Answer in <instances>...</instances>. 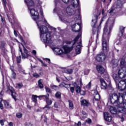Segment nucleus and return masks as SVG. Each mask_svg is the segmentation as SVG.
<instances>
[{"label":"nucleus","instance_id":"obj_1","mask_svg":"<svg viewBox=\"0 0 126 126\" xmlns=\"http://www.w3.org/2000/svg\"><path fill=\"white\" fill-rule=\"evenodd\" d=\"M62 1L64 3H68L70 2V4L66 8L65 11L60 8H56L54 9L53 11L54 12H57L61 21L65 22L63 18L67 15L70 16L75 13L76 11L75 9L77 8V6L79 5V0H62Z\"/></svg>","mask_w":126,"mask_h":126},{"label":"nucleus","instance_id":"obj_2","mask_svg":"<svg viewBox=\"0 0 126 126\" xmlns=\"http://www.w3.org/2000/svg\"><path fill=\"white\" fill-rule=\"evenodd\" d=\"M110 100L111 103L116 106L115 107L119 112L122 114H126V100H124L123 94H113L110 96Z\"/></svg>","mask_w":126,"mask_h":126},{"label":"nucleus","instance_id":"obj_3","mask_svg":"<svg viewBox=\"0 0 126 126\" xmlns=\"http://www.w3.org/2000/svg\"><path fill=\"white\" fill-rule=\"evenodd\" d=\"M108 23H111V26L109 30L107 28V26L105 27L102 39V52L103 54H106L109 52V39H110V34L112 28H113V25L115 23V19L109 18L107 24H108Z\"/></svg>","mask_w":126,"mask_h":126},{"label":"nucleus","instance_id":"obj_4","mask_svg":"<svg viewBox=\"0 0 126 126\" xmlns=\"http://www.w3.org/2000/svg\"><path fill=\"white\" fill-rule=\"evenodd\" d=\"M81 37V34H79L74 39V40L71 42H68L67 45H64L63 47V51L59 48L52 47L50 46L51 49L53 50L55 55H58L59 56H64L65 54H68L70 52L72 51L73 49V46L77 41V40L79 39V37Z\"/></svg>","mask_w":126,"mask_h":126},{"label":"nucleus","instance_id":"obj_5","mask_svg":"<svg viewBox=\"0 0 126 126\" xmlns=\"http://www.w3.org/2000/svg\"><path fill=\"white\" fill-rule=\"evenodd\" d=\"M40 33V39L44 43H47L48 44H52L53 41L52 40V36L51 33L49 32L48 28L45 26H41L38 27Z\"/></svg>","mask_w":126,"mask_h":126},{"label":"nucleus","instance_id":"obj_6","mask_svg":"<svg viewBox=\"0 0 126 126\" xmlns=\"http://www.w3.org/2000/svg\"><path fill=\"white\" fill-rule=\"evenodd\" d=\"M25 2L27 4L28 9L30 11V13L32 19H38V16L39 15V13L38 11L35 10V9L32 8L35 5V3L33 0H25Z\"/></svg>","mask_w":126,"mask_h":126},{"label":"nucleus","instance_id":"obj_7","mask_svg":"<svg viewBox=\"0 0 126 126\" xmlns=\"http://www.w3.org/2000/svg\"><path fill=\"white\" fill-rule=\"evenodd\" d=\"M122 7H123V1L121 0H118L116 3H114L111 8L109 10V13L110 15H115L120 10V8H122Z\"/></svg>","mask_w":126,"mask_h":126},{"label":"nucleus","instance_id":"obj_8","mask_svg":"<svg viewBox=\"0 0 126 126\" xmlns=\"http://www.w3.org/2000/svg\"><path fill=\"white\" fill-rule=\"evenodd\" d=\"M104 18H102L98 27L96 25V24H97V18L95 17L94 20H92V25L93 26V31L94 32V34H98V32H99V30L101 29L100 25L102 24V22L104 21Z\"/></svg>","mask_w":126,"mask_h":126},{"label":"nucleus","instance_id":"obj_9","mask_svg":"<svg viewBox=\"0 0 126 126\" xmlns=\"http://www.w3.org/2000/svg\"><path fill=\"white\" fill-rule=\"evenodd\" d=\"M96 69L99 73H100L101 74H104L103 77L105 79V80L108 81V82L110 84V83H111L110 77H109L108 73H107V71H106V70H105L104 67H103V66L101 65H97L96 66Z\"/></svg>","mask_w":126,"mask_h":126},{"label":"nucleus","instance_id":"obj_10","mask_svg":"<svg viewBox=\"0 0 126 126\" xmlns=\"http://www.w3.org/2000/svg\"><path fill=\"white\" fill-rule=\"evenodd\" d=\"M40 11L41 15H42L41 18L40 19L39 18V14H38L37 19H35V20L33 19L34 21H36V23L38 27L43 26V25H42V24H46V23H47V20H46V19H44V16H43V10L42 9H40Z\"/></svg>","mask_w":126,"mask_h":126},{"label":"nucleus","instance_id":"obj_11","mask_svg":"<svg viewBox=\"0 0 126 126\" xmlns=\"http://www.w3.org/2000/svg\"><path fill=\"white\" fill-rule=\"evenodd\" d=\"M4 9L6 12H10V7H9V1L8 0H1Z\"/></svg>","mask_w":126,"mask_h":126},{"label":"nucleus","instance_id":"obj_12","mask_svg":"<svg viewBox=\"0 0 126 126\" xmlns=\"http://www.w3.org/2000/svg\"><path fill=\"white\" fill-rule=\"evenodd\" d=\"M105 59H106V55L104 53L97 55L95 57V60L96 61H97V62H104V61H105Z\"/></svg>","mask_w":126,"mask_h":126},{"label":"nucleus","instance_id":"obj_13","mask_svg":"<svg viewBox=\"0 0 126 126\" xmlns=\"http://www.w3.org/2000/svg\"><path fill=\"white\" fill-rule=\"evenodd\" d=\"M81 29L80 24L77 23L72 26V30L74 32H79Z\"/></svg>","mask_w":126,"mask_h":126},{"label":"nucleus","instance_id":"obj_14","mask_svg":"<svg viewBox=\"0 0 126 126\" xmlns=\"http://www.w3.org/2000/svg\"><path fill=\"white\" fill-rule=\"evenodd\" d=\"M104 118L105 121L106 122H112V116H111V115L109 114L108 112H105L104 113Z\"/></svg>","mask_w":126,"mask_h":126},{"label":"nucleus","instance_id":"obj_15","mask_svg":"<svg viewBox=\"0 0 126 126\" xmlns=\"http://www.w3.org/2000/svg\"><path fill=\"white\" fill-rule=\"evenodd\" d=\"M119 59H113L111 61L110 64H111L113 67H116L118 66L119 64Z\"/></svg>","mask_w":126,"mask_h":126},{"label":"nucleus","instance_id":"obj_16","mask_svg":"<svg viewBox=\"0 0 126 126\" xmlns=\"http://www.w3.org/2000/svg\"><path fill=\"white\" fill-rule=\"evenodd\" d=\"M81 42H79L77 44V45L76 47V54H77V55H79V54H80V53H81Z\"/></svg>","mask_w":126,"mask_h":126},{"label":"nucleus","instance_id":"obj_17","mask_svg":"<svg viewBox=\"0 0 126 126\" xmlns=\"http://www.w3.org/2000/svg\"><path fill=\"white\" fill-rule=\"evenodd\" d=\"M7 89L8 91V90H9V91L11 93V96H12V98H13V99H14V100L15 101H16V97H17V94L15 93V92L12 91V90H10V87H7Z\"/></svg>","mask_w":126,"mask_h":126},{"label":"nucleus","instance_id":"obj_18","mask_svg":"<svg viewBox=\"0 0 126 126\" xmlns=\"http://www.w3.org/2000/svg\"><path fill=\"white\" fill-rule=\"evenodd\" d=\"M109 111L110 113H112L113 115H116V114H117V111H118V112H119V113H121V112L119 111L118 109L116 108V106H115V108L111 106L110 107Z\"/></svg>","mask_w":126,"mask_h":126},{"label":"nucleus","instance_id":"obj_19","mask_svg":"<svg viewBox=\"0 0 126 126\" xmlns=\"http://www.w3.org/2000/svg\"><path fill=\"white\" fill-rule=\"evenodd\" d=\"M94 96L95 101H99L100 100V95L97 90L94 91Z\"/></svg>","mask_w":126,"mask_h":126},{"label":"nucleus","instance_id":"obj_20","mask_svg":"<svg viewBox=\"0 0 126 126\" xmlns=\"http://www.w3.org/2000/svg\"><path fill=\"white\" fill-rule=\"evenodd\" d=\"M46 105L44 108H47V109H48L49 110H50V109H51V107L50 106L52 105L53 103V100L48 99L47 100H46Z\"/></svg>","mask_w":126,"mask_h":126},{"label":"nucleus","instance_id":"obj_21","mask_svg":"<svg viewBox=\"0 0 126 126\" xmlns=\"http://www.w3.org/2000/svg\"><path fill=\"white\" fill-rule=\"evenodd\" d=\"M100 81L101 83V89H104V90L106 89L108 87V86L107 85V83H106V82L104 81V80L103 79H101Z\"/></svg>","mask_w":126,"mask_h":126},{"label":"nucleus","instance_id":"obj_22","mask_svg":"<svg viewBox=\"0 0 126 126\" xmlns=\"http://www.w3.org/2000/svg\"><path fill=\"white\" fill-rule=\"evenodd\" d=\"M19 51L21 53L22 59H27V58H29V57H30V55H29V54L23 53L22 49H21V48H20V47H19Z\"/></svg>","mask_w":126,"mask_h":126},{"label":"nucleus","instance_id":"obj_23","mask_svg":"<svg viewBox=\"0 0 126 126\" xmlns=\"http://www.w3.org/2000/svg\"><path fill=\"white\" fill-rule=\"evenodd\" d=\"M125 28L123 27V26H121L120 27V32H119V37H122V36H123L124 35V32Z\"/></svg>","mask_w":126,"mask_h":126},{"label":"nucleus","instance_id":"obj_24","mask_svg":"<svg viewBox=\"0 0 126 126\" xmlns=\"http://www.w3.org/2000/svg\"><path fill=\"white\" fill-rule=\"evenodd\" d=\"M59 86L60 87H64L65 88H66V89H68L69 87H70V84H66L64 83H62L59 85Z\"/></svg>","mask_w":126,"mask_h":126},{"label":"nucleus","instance_id":"obj_25","mask_svg":"<svg viewBox=\"0 0 126 126\" xmlns=\"http://www.w3.org/2000/svg\"><path fill=\"white\" fill-rule=\"evenodd\" d=\"M38 87L42 89V88H44V85H43V80L42 79H39L38 81Z\"/></svg>","mask_w":126,"mask_h":126},{"label":"nucleus","instance_id":"obj_26","mask_svg":"<svg viewBox=\"0 0 126 126\" xmlns=\"http://www.w3.org/2000/svg\"><path fill=\"white\" fill-rule=\"evenodd\" d=\"M81 104L83 106H89V103L85 99H83V100H82L81 102Z\"/></svg>","mask_w":126,"mask_h":126},{"label":"nucleus","instance_id":"obj_27","mask_svg":"<svg viewBox=\"0 0 126 126\" xmlns=\"http://www.w3.org/2000/svg\"><path fill=\"white\" fill-rule=\"evenodd\" d=\"M55 97L57 98V99H61L62 98V94L60 92H57L55 94Z\"/></svg>","mask_w":126,"mask_h":126},{"label":"nucleus","instance_id":"obj_28","mask_svg":"<svg viewBox=\"0 0 126 126\" xmlns=\"http://www.w3.org/2000/svg\"><path fill=\"white\" fill-rule=\"evenodd\" d=\"M3 104L7 108H11V105L6 100H3Z\"/></svg>","mask_w":126,"mask_h":126},{"label":"nucleus","instance_id":"obj_29","mask_svg":"<svg viewBox=\"0 0 126 126\" xmlns=\"http://www.w3.org/2000/svg\"><path fill=\"white\" fill-rule=\"evenodd\" d=\"M12 71V74L11 75V78L13 79H15L16 78V73H15V72L13 70H11Z\"/></svg>","mask_w":126,"mask_h":126},{"label":"nucleus","instance_id":"obj_30","mask_svg":"<svg viewBox=\"0 0 126 126\" xmlns=\"http://www.w3.org/2000/svg\"><path fill=\"white\" fill-rule=\"evenodd\" d=\"M64 72L67 73L68 74H71L73 72V70L72 69H68L65 70Z\"/></svg>","mask_w":126,"mask_h":126},{"label":"nucleus","instance_id":"obj_31","mask_svg":"<svg viewBox=\"0 0 126 126\" xmlns=\"http://www.w3.org/2000/svg\"><path fill=\"white\" fill-rule=\"evenodd\" d=\"M37 60L41 63L42 66L47 67V65H46V63H44V62H43V61H42V60L40 59V58H37Z\"/></svg>","mask_w":126,"mask_h":126},{"label":"nucleus","instance_id":"obj_32","mask_svg":"<svg viewBox=\"0 0 126 126\" xmlns=\"http://www.w3.org/2000/svg\"><path fill=\"white\" fill-rule=\"evenodd\" d=\"M32 76H33V77H34L35 78H39V77H40V75L37 73V72H33L32 73Z\"/></svg>","mask_w":126,"mask_h":126},{"label":"nucleus","instance_id":"obj_33","mask_svg":"<svg viewBox=\"0 0 126 126\" xmlns=\"http://www.w3.org/2000/svg\"><path fill=\"white\" fill-rule=\"evenodd\" d=\"M68 103H69V108L71 110H72V109H73V104H72V102H71V100H69Z\"/></svg>","mask_w":126,"mask_h":126},{"label":"nucleus","instance_id":"obj_34","mask_svg":"<svg viewBox=\"0 0 126 126\" xmlns=\"http://www.w3.org/2000/svg\"><path fill=\"white\" fill-rule=\"evenodd\" d=\"M16 116L18 119H21V118H22L23 114L22 113L19 112L16 114Z\"/></svg>","mask_w":126,"mask_h":126},{"label":"nucleus","instance_id":"obj_35","mask_svg":"<svg viewBox=\"0 0 126 126\" xmlns=\"http://www.w3.org/2000/svg\"><path fill=\"white\" fill-rule=\"evenodd\" d=\"M32 100L33 101V102H37V95H32Z\"/></svg>","mask_w":126,"mask_h":126},{"label":"nucleus","instance_id":"obj_36","mask_svg":"<svg viewBox=\"0 0 126 126\" xmlns=\"http://www.w3.org/2000/svg\"><path fill=\"white\" fill-rule=\"evenodd\" d=\"M82 114L83 116H82V118L83 119H86V118H87V115H86V112L82 111Z\"/></svg>","mask_w":126,"mask_h":126},{"label":"nucleus","instance_id":"obj_37","mask_svg":"<svg viewBox=\"0 0 126 126\" xmlns=\"http://www.w3.org/2000/svg\"><path fill=\"white\" fill-rule=\"evenodd\" d=\"M39 97H45L46 100H48L50 97V95L48 94H47L46 95H40Z\"/></svg>","mask_w":126,"mask_h":126},{"label":"nucleus","instance_id":"obj_38","mask_svg":"<svg viewBox=\"0 0 126 126\" xmlns=\"http://www.w3.org/2000/svg\"><path fill=\"white\" fill-rule=\"evenodd\" d=\"M45 90L47 93H52V91H51V89L48 87H45Z\"/></svg>","mask_w":126,"mask_h":126},{"label":"nucleus","instance_id":"obj_39","mask_svg":"<svg viewBox=\"0 0 126 126\" xmlns=\"http://www.w3.org/2000/svg\"><path fill=\"white\" fill-rule=\"evenodd\" d=\"M52 89H53L54 90L57 91L59 90V87L56 86V85H53L51 86Z\"/></svg>","mask_w":126,"mask_h":126},{"label":"nucleus","instance_id":"obj_40","mask_svg":"<svg viewBox=\"0 0 126 126\" xmlns=\"http://www.w3.org/2000/svg\"><path fill=\"white\" fill-rule=\"evenodd\" d=\"M23 86V85L22 84V83H19V84H16V87L19 89H20L21 88H22Z\"/></svg>","mask_w":126,"mask_h":126},{"label":"nucleus","instance_id":"obj_41","mask_svg":"<svg viewBox=\"0 0 126 126\" xmlns=\"http://www.w3.org/2000/svg\"><path fill=\"white\" fill-rule=\"evenodd\" d=\"M17 63H20L21 62V56H18L17 57Z\"/></svg>","mask_w":126,"mask_h":126},{"label":"nucleus","instance_id":"obj_42","mask_svg":"<svg viewBox=\"0 0 126 126\" xmlns=\"http://www.w3.org/2000/svg\"><path fill=\"white\" fill-rule=\"evenodd\" d=\"M49 28H50V29L51 30H52V31L53 32H56V31H57V29H56L55 28H54V27H51V26H50V25L49 26Z\"/></svg>","mask_w":126,"mask_h":126},{"label":"nucleus","instance_id":"obj_43","mask_svg":"<svg viewBox=\"0 0 126 126\" xmlns=\"http://www.w3.org/2000/svg\"><path fill=\"white\" fill-rule=\"evenodd\" d=\"M22 45L23 47V50H24V54H28V50H27V49L26 48H25V47H24V45H23V44L22 43Z\"/></svg>","mask_w":126,"mask_h":126},{"label":"nucleus","instance_id":"obj_44","mask_svg":"<svg viewBox=\"0 0 126 126\" xmlns=\"http://www.w3.org/2000/svg\"><path fill=\"white\" fill-rule=\"evenodd\" d=\"M7 17L9 19L10 22H11V19H12V18H13L12 15L10 16L9 13H8V14H7Z\"/></svg>","mask_w":126,"mask_h":126},{"label":"nucleus","instance_id":"obj_45","mask_svg":"<svg viewBox=\"0 0 126 126\" xmlns=\"http://www.w3.org/2000/svg\"><path fill=\"white\" fill-rule=\"evenodd\" d=\"M19 70L20 71V72H22V73H23V74H26L25 70H24V69H23L22 68H21V67H20Z\"/></svg>","mask_w":126,"mask_h":126},{"label":"nucleus","instance_id":"obj_46","mask_svg":"<svg viewBox=\"0 0 126 126\" xmlns=\"http://www.w3.org/2000/svg\"><path fill=\"white\" fill-rule=\"evenodd\" d=\"M76 91L77 93H80V91H81V90L80 89V87H77L76 88Z\"/></svg>","mask_w":126,"mask_h":126},{"label":"nucleus","instance_id":"obj_47","mask_svg":"<svg viewBox=\"0 0 126 126\" xmlns=\"http://www.w3.org/2000/svg\"><path fill=\"white\" fill-rule=\"evenodd\" d=\"M89 71H90L89 69H85L84 71V74H86V75H88L89 73Z\"/></svg>","mask_w":126,"mask_h":126},{"label":"nucleus","instance_id":"obj_48","mask_svg":"<svg viewBox=\"0 0 126 126\" xmlns=\"http://www.w3.org/2000/svg\"><path fill=\"white\" fill-rule=\"evenodd\" d=\"M91 87V82H90L86 86V88L88 89H90Z\"/></svg>","mask_w":126,"mask_h":126},{"label":"nucleus","instance_id":"obj_49","mask_svg":"<svg viewBox=\"0 0 126 126\" xmlns=\"http://www.w3.org/2000/svg\"><path fill=\"white\" fill-rule=\"evenodd\" d=\"M86 123H88V124H91L92 123V121L91 119L88 118L86 120Z\"/></svg>","mask_w":126,"mask_h":126},{"label":"nucleus","instance_id":"obj_50","mask_svg":"<svg viewBox=\"0 0 126 126\" xmlns=\"http://www.w3.org/2000/svg\"><path fill=\"white\" fill-rule=\"evenodd\" d=\"M116 44L117 46H121V45H122V42L118 40L116 41Z\"/></svg>","mask_w":126,"mask_h":126},{"label":"nucleus","instance_id":"obj_51","mask_svg":"<svg viewBox=\"0 0 126 126\" xmlns=\"http://www.w3.org/2000/svg\"><path fill=\"white\" fill-rule=\"evenodd\" d=\"M75 126H81V122L79 121L77 124L75 123Z\"/></svg>","mask_w":126,"mask_h":126},{"label":"nucleus","instance_id":"obj_52","mask_svg":"<svg viewBox=\"0 0 126 126\" xmlns=\"http://www.w3.org/2000/svg\"><path fill=\"white\" fill-rule=\"evenodd\" d=\"M70 90L71 93H73V92H74V88L73 87H71L70 88Z\"/></svg>","mask_w":126,"mask_h":126},{"label":"nucleus","instance_id":"obj_53","mask_svg":"<svg viewBox=\"0 0 126 126\" xmlns=\"http://www.w3.org/2000/svg\"><path fill=\"white\" fill-rule=\"evenodd\" d=\"M79 93H80L81 95H85V92H84V91H81Z\"/></svg>","mask_w":126,"mask_h":126},{"label":"nucleus","instance_id":"obj_54","mask_svg":"<svg viewBox=\"0 0 126 126\" xmlns=\"http://www.w3.org/2000/svg\"><path fill=\"white\" fill-rule=\"evenodd\" d=\"M0 124L1 125V126H4V123L3 122V120H0Z\"/></svg>","mask_w":126,"mask_h":126},{"label":"nucleus","instance_id":"obj_55","mask_svg":"<svg viewBox=\"0 0 126 126\" xmlns=\"http://www.w3.org/2000/svg\"><path fill=\"white\" fill-rule=\"evenodd\" d=\"M0 50L3 51V50H4V46L3 45H1L0 47Z\"/></svg>","mask_w":126,"mask_h":126},{"label":"nucleus","instance_id":"obj_56","mask_svg":"<svg viewBox=\"0 0 126 126\" xmlns=\"http://www.w3.org/2000/svg\"><path fill=\"white\" fill-rule=\"evenodd\" d=\"M19 38L22 42H23V37L21 35L19 36Z\"/></svg>","mask_w":126,"mask_h":126},{"label":"nucleus","instance_id":"obj_57","mask_svg":"<svg viewBox=\"0 0 126 126\" xmlns=\"http://www.w3.org/2000/svg\"><path fill=\"white\" fill-rule=\"evenodd\" d=\"M0 108L1 109V110H2V109H3V106L1 104V102H0Z\"/></svg>","mask_w":126,"mask_h":126},{"label":"nucleus","instance_id":"obj_58","mask_svg":"<svg viewBox=\"0 0 126 126\" xmlns=\"http://www.w3.org/2000/svg\"><path fill=\"white\" fill-rule=\"evenodd\" d=\"M46 62H47L48 63H51V60L49 59H46Z\"/></svg>","mask_w":126,"mask_h":126},{"label":"nucleus","instance_id":"obj_59","mask_svg":"<svg viewBox=\"0 0 126 126\" xmlns=\"http://www.w3.org/2000/svg\"><path fill=\"white\" fill-rule=\"evenodd\" d=\"M97 48V46L96 45H95L94 48H93V52H95V50H96V48Z\"/></svg>","mask_w":126,"mask_h":126},{"label":"nucleus","instance_id":"obj_60","mask_svg":"<svg viewBox=\"0 0 126 126\" xmlns=\"http://www.w3.org/2000/svg\"><path fill=\"white\" fill-rule=\"evenodd\" d=\"M9 126H13V123L12 122H10L8 124Z\"/></svg>","mask_w":126,"mask_h":126},{"label":"nucleus","instance_id":"obj_61","mask_svg":"<svg viewBox=\"0 0 126 126\" xmlns=\"http://www.w3.org/2000/svg\"><path fill=\"white\" fill-rule=\"evenodd\" d=\"M32 54H33V55H34V56L36 55V51H35V50H32Z\"/></svg>","mask_w":126,"mask_h":126},{"label":"nucleus","instance_id":"obj_62","mask_svg":"<svg viewBox=\"0 0 126 126\" xmlns=\"http://www.w3.org/2000/svg\"><path fill=\"white\" fill-rule=\"evenodd\" d=\"M14 34L16 37H17V33L16 32V31L15 30L14 31Z\"/></svg>","mask_w":126,"mask_h":126},{"label":"nucleus","instance_id":"obj_63","mask_svg":"<svg viewBox=\"0 0 126 126\" xmlns=\"http://www.w3.org/2000/svg\"><path fill=\"white\" fill-rule=\"evenodd\" d=\"M27 126H32V124H31V123H28L27 124Z\"/></svg>","mask_w":126,"mask_h":126},{"label":"nucleus","instance_id":"obj_64","mask_svg":"<svg viewBox=\"0 0 126 126\" xmlns=\"http://www.w3.org/2000/svg\"><path fill=\"white\" fill-rule=\"evenodd\" d=\"M44 74V73H43V72H40L39 74V75H43Z\"/></svg>","mask_w":126,"mask_h":126}]
</instances>
